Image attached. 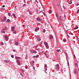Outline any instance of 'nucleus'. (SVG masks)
I'll list each match as a JSON object with an SVG mask.
<instances>
[{"instance_id":"61","label":"nucleus","mask_w":79,"mask_h":79,"mask_svg":"<svg viewBox=\"0 0 79 79\" xmlns=\"http://www.w3.org/2000/svg\"><path fill=\"white\" fill-rule=\"evenodd\" d=\"M34 61H33V63L34 64Z\"/></svg>"},{"instance_id":"6","label":"nucleus","mask_w":79,"mask_h":79,"mask_svg":"<svg viewBox=\"0 0 79 79\" xmlns=\"http://www.w3.org/2000/svg\"><path fill=\"white\" fill-rule=\"evenodd\" d=\"M30 52L33 54L34 53H37V52L35 51H33V50H30Z\"/></svg>"},{"instance_id":"30","label":"nucleus","mask_w":79,"mask_h":79,"mask_svg":"<svg viewBox=\"0 0 79 79\" xmlns=\"http://www.w3.org/2000/svg\"><path fill=\"white\" fill-rule=\"evenodd\" d=\"M8 15H9V16H10V15H11L10 13V12H9V13H8Z\"/></svg>"},{"instance_id":"9","label":"nucleus","mask_w":79,"mask_h":79,"mask_svg":"<svg viewBox=\"0 0 79 79\" xmlns=\"http://www.w3.org/2000/svg\"><path fill=\"white\" fill-rule=\"evenodd\" d=\"M16 62L17 63V64L19 65H20V63L19 62V60H16Z\"/></svg>"},{"instance_id":"8","label":"nucleus","mask_w":79,"mask_h":79,"mask_svg":"<svg viewBox=\"0 0 79 79\" xmlns=\"http://www.w3.org/2000/svg\"><path fill=\"white\" fill-rule=\"evenodd\" d=\"M36 38L38 41H40L41 40V39L39 38V35L37 36Z\"/></svg>"},{"instance_id":"35","label":"nucleus","mask_w":79,"mask_h":79,"mask_svg":"<svg viewBox=\"0 0 79 79\" xmlns=\"http://www.w3.org/2000/svg\"><path fill=\"white\" fill-rule=\"evenodd\" d=\"M1 44L2 45H4V43H3L2 42L1 43Z\"/></svg>"},{"instance_id":"44","label":"nucleus","mask_w":79,"mask_h":79,"mask_svg":"<svg viewBox=\"0 0 79 79\" xmlns=\"http://www.w3.org/2000/svg\"><path fill=\"white\" fill-rule=\"evenodd\" d=\"M13 52H16V51H15V50H13Z\"/></svg>"},{"instance_id":"10","label":"nucleus","mask_w":79,"mask_h":79,"mask_svg":"<svg viewBox=\"0 0 79 79\" xmlns=\"http://www.w3.org/2000/svg\"><path fill=\"white\" fill-rule=\"evenodd\" d=\"M11 29L12 30V31H14L15 30V27H11Z\"/></svg>"},{"instance_id":"41","label":"nucleus","mask_w":79,"mask_h":79,"mask_svg":"<svg viewBox=\"0 0 79 79\" xmlns=\"http://www.w3.org/2000/svg\"><path fill=\"white\" fill-rule=\"evenodd\" d=\"M56 16H57V17H58V15H57V13H56Z\"/></svg>"},{"instance_id":"31","label":"nucleus","mask_w":79,"mask_h":79,"mask_svg":"<svg viewBox=\"0 0 79 79\" xmlns=\"http://www.w3.org/2000/svg\"><path fill=\"white\" fill-rule=\"evenodd\" d=\"M56 51H57V52H58L60 51V49H59V50H57Z\"/></svg>"},{"instance_id":"26","label":"nucleus","mask_w":79,"mask_h":79,"mask_svg":"<svg viewBox=\"0 0 79 79\" xmlns=\"http://www.w3.org/2000/svg\"><path fill=\"white\" fill-rule=\"evenodd\" d=\"M6 17H4V20L5 21L6 20Z\"/></svg>"},{"instance_id":"46","label":"nucleus","mask_w":79,"mask_h":79,"mask_svg":"<svg viewBox=\"0 0 79 79\" xmlns=\"http://www.w3.org/2000/svg\"><path fill=\"white\" fill-rule=\"evenodd\" d=\"M33 69H34V70H35V68L34 67H33Z\"/></svg>"},{"instance_id":"62","label":"nucleus","mask_w":79,"mask_h":79,"mask_svg":"<svg viewBox=\"0 0 79 79\" xmlns=\"http://www.w3.org/2000/svg\"><path fill=\"white\" fill-rule=\"evenodd\" d=\"M22 72H23V70H22Z\"/></svg>"},{"instance_id":"13","label":"nucleus","mask_w":79,"mask_h":79,"mask_svg":"<svg viewBox=\"0 0 79 79\" xmlns=\"http://www.w3.org/2000/svg\"><path fill=\"white\" fill-rule=\"evenodd\" d=\"M50 39H53V36L51 35L50 36Z\"/></svg>"},{"instance_id":"27","label":"nucleus","mask_w":79,"mask_h":79,"mask_svg":"<svg viewBox=\"0 0 79 79\" xmlns=\"http://www.w3.org/2000/svg\"><path fill=\"white\" fill-rule=\"evenodd\" d=\"M26 6V4H24L23 5V7L25 6Z\"/></svg>"},{"instance_id":"56","label":"nucleus","mask_w":79,"mask_h":79,"mask_svg":"<svg viewBox=\"0 0 79 79\" xmlns=\"http://www.w3.org/2000/svg\"><path fill=\"white\" fill-rule=\"evenodd\" d=\"M64 8L65 9V7H64Z\"/></svg>"},{"instance_id":"51","label":"nucleus","mask_w":79,"mask_h":79,"mask_svg":"<svg viewBox=\"0 0 79 79\" xmlns=\"http://www.w3.org/2000/svg\"><path fill=\"white\" fill-rule=\"evenodd\" d=\"M37 24L38 25H40V23H37Z\"/></svg>"},{"instance_id":"2","label":"nucleus","mask_w":79,"mask_h":79,"mask_svg":"<svg viewBox=\"0 0 79 79\" xmlns=\"http://www.w3.org/2000/svg\"><path fill=\"white\" fill-rule=\"evenodd\" d=\"M36 11H37V12H36V14H38L39 13H40L41 12H43V10H41L39 12V11H40V10L38 8H37L36 9Z\"/></svg>"},{"instance_id":"60","label":"nucleus","mask_w":79,"mask_h":79,"mask_svg":"<svg viewBox=\"0 0 79 79\" xmlns=\"http://www.w3.org/2000/svg\"><path fill=\"white\" fill-rule=\"evenodd\" d=\"M68 4H71V3H69Z\"/></svg>"},{"instance_id":"28","label":"nucleus","mask_w":79,"mask_h":79,"mask_svg":"<svg viewBox=\"0 0 79 79\" xmlns=\"http://www.w3.org/2000/svg\"><path fill=\"white\" fill-rule=\"evenodd\" d=\"M35 1L37 3H38V2H39V1H38L37 0H36Z\"/></svg>"},{"instance_id":"58","label":"nucleus","mask_w":79,"mask_h":79,"mask_svg":"<svg viewBox=\"0 0 79 79\" xmlns=\"http://www.w3.org/2000/svg\"><path fill=\"white\" fill-rule=\"evenodd\" d=\"M23 27H24L25 26H24V25H23Z\"/></svg>"},{"instance_id":"15","label":"nucleus","mask_w":79,"mask_h":79,"mask_svg":"<svg viewBox=\"0 0 79 79\" xmlns=\"http://www.w3.org/2000/svg\"><path fill=\"white\" fill-rule=\"evenodd\" d=\"M15 45L16 46H18L19 45V43L18 42H15Z\"/></svg>"},{"instance_id":"38","label":"nucleus","mask_w":79,"mask_h":79,"mask_svg":"<svg viewBox=\"0 0 79 79\" xmlns=\"http://www.w3.org/2000/svg\"><path fill=\"white\" fill-rule=\"evenodd\" d=\"M69 34H71L72 35H73V34L72 33H69Z\"/></svg>"},{"instance_id":"57","label":"nucleus","mask_w":79,"mask_h":79,"mask_svg":"<svg viewBox=\"0 0 79 79\" xmlns=\"http://www.w3.org/2000/svg\"><path fill=\"white\" fill-rule=\"evenodd\" d=\"M74 57H75V58H76V56H75V55H74Z\"/></svg>"},{"instance_id":"11","label":"nucleus","mask_w":79,"mask_h":79,"mask_svg":"<svg viewBox=\"0 0 79 79\" xmlns=\"http://www.w3.org/2000/svg\"><path fill=\"white\" fill-rule=\"evenodd\" d=\"M77 63H78V61L77 60H76V62H75V66L77 67L78 66V64H77Z\"/></svg>"},{"instance_id":"37","label":"nucleus","mask_w":79,"mask_h":79,"mask_svg":"<svg viewBox=\"0 0 79 79\" xmlns=\"http://www.w3.org/2000/svg\"><path fill=\"white\" fill-rule=\"evenodd\" d=\"M14 55H11V57H12V58H14Z\"/></svg>"},{"instance_id":"53","label":"nucleus","mask_w":79,"mask_h":79,"mask_svg":"<svg viewBox=\"0 0 79 79\" xmlns=\"http://www.w3.org/2000/svg\"><path fill=\"white\" fill-rule=\"evenodd\" d=\"M79 5V4H76V6H78Z\"/></svg>"},{"instance_id":"52","label":"nucleus","mask_w":79,"mask_h":79,"mask_svg":"<svg viewBox=\"0 0 79 79\" xmlns=\"http://www.w3.org/2000/svg\"><path fill=\"white\" fill-rule=\"evenodd\" d=\"M35 56H33V58H35Z\"/></svg>"},{"instance_id":"63","label":"nucleus","mask_w":79,"mask_h":79,"mask_svg":"<svg viewBox=\"0 0 79 79\" xmlns=\"http://www.w3.org/2000/svg\"><path fill=\"white\" fill-rule=\"evenodd\" d=\"M53 61H55V60H53Z\"/></svg>"},{"instance_id":"32","label":"nucleus","mask_w":79,"mask_h":79,"mask_svg":"<svg viewBox=\"0 0 79 79\" xmlns=\"http://www.w3.org/2000/svg\"><path fill=\"white\" fill-rule=\"evenodd\" d=\"M39 55H36V58H38V57H39Z\"/></svg>"},{"instance_id":"55","label":"nucleus","mask_w":79,"mask_h":79,"mask_svg":"<svg viewBox=\"0 0 79 79\" xmlns=\"http://www.w3.org/2000/svg\"><path fill=\"white\" fill-rule=\"evenodd\" d=\"M27 32H28V29H27Z\"/></svg>"},{"instance_id":"45","label":"nucleus","mask_w":79,"mask_h":79,"mask_svg":"<svg viewBox=\"0 0 79 79\" xmlns=\"http://www.w3.org/2000/svg\"><path fill=\"white\" fill-rule=\"evenodd\" d=\"M20 75H21L22 76H23V74H21Z\"/></svg>"},{"instance_id":"54","label":"nucleus","mask_w":79,"mask_h":79,"mask_svg":"<svg viewBox=\"0 0 79 79\" xmlns=\"http://www.w3.org/2000/svg\"><path fill=\"white\" fill-rule=\"evenodd\" d=\"M65 18L66 17V15H64V17Z\"/></svg>"},{"instance_id":"34","label":"nucleus","mask_w":79,"mask_h":79,"mask_svg":"<svg viewBox=\"0 0 79 79\" xmlns=\"http://www.w3.org/2000/svg\"><path fill=\"white\" fill-rule=\"evenodd\" d=\"M77 13H79V9H78L77 12Z\"/></svg>"},{"instance_id":"33","label":"nucleus","mask_w":79,"mask_h":79,"mask_svg":"<svg viewBox=\"0 0 79 79\" xmlns=\"http://www.w3.org/2000/svg\"><path fill=\"white\" fill-rule=\"evenodd\" d=\"M63 41L64 42H66V40H63Z\"/></svg>"},{"instance_id":"36","label":"nucleus","mask_w":79,"mask_h":79,"mask_svg":"<svg viewBox=\"0 0 79 79\" xmlns=\"http://www.w3.org/2000/svg\"><path fill=\"white\" fill-rule=\"evenodd\" d=\"M44 67L45 68H46L47 67V64H45V66H44Z\"/></svg>"},{"instance_id":"7","label":"nucleus","mask_w":79,"mask_h":79,"mask_svg":"<svg viewBox=\"0 0 79 79\" xmlns=\"http://www.w3.org/2000/svg\"><path fill=\"white\" fill-rule=\"evenodd\" d=\"M37 20L39 22H41L42 20L39 17H38L37 18Z\"/></svg>"},{"instance_id":"24","label":"nucleus","mask_w":79,"mask_h":79,"mask_svg":"<svg viewBox=\"0 0 79 79\" xmlns=\"http://www.w3.org/2000/svg\"><path fill=\"white\" fill-rule=\"evenodd\" d=\"M39 30V29H36L35 30V31L37 32Z\"/></svg>"},{"instance_id":"39","label":"nucleus","mask_w":79,"mask_h":79,"mask_svg":"<svg viewBox=\"0 0 79 79\" xmlns=\"http://www.w3.org/2000/svg\"><path fill=\"white\" fill-rule=\"evenodd\" d=\"M69 34H71L72 35H73V34L72 33H69Z\"/></svg>"},{"instance_id":"64","label":"nucleus","mask_w":79,"mask_h":79,"mask_svg":"<svg viewBox=\"0 0 79 79\" xmlns=\"http://www.w3.org/2000/svg\"><path fill=\"white\" fill-rule=\"evenodd\" d=\"M78 32L79 33V31H78Z\"/></svg>"},{"instance_id":"20","label":"nucleus","mask_w":79,"mask_h":79,"mask_svg":"<svg viewBox=\"0 0 79 79\" xmlns=\"http://www.w3.org/2000/svg\"><path fill=\"white\" fill-rule=\"evenodd\" d=\"M29 11V13L30 15H32V13H31V11H30V10H28Z\"/></svg>"},{"instance_id":"3","label":"nucleus","mask_w":79,"mask_h":79,"mask_svg":"<svg viewBox=\"0 0 79 79\" xmlns=\"http://www.w3.org/2000/svg\"><path fill=\"white\" fill-rule=\"evenodd\" d=\"M6 29H7V28H6V27H5V28L3 29H2V30L1 31V32L2 33H5V30H6Z\"/></svg>"},{"instance_id":"5","label":"nucleus","mask_w":79,"mask_h":79,"mask_svg":"<svg viewBox=\"0 0 79 79\" xmlns=\"http://www.w3.org/2000/svg\"><path fill=\"white\" fill-rule=\"evenodd\" d=\"M5 40L6 41H8V37L6 35H5Z\"/></svg>"},{"instance_id":"22","label":"nucleus","mask_w":79,"mask_h":79,"mask_svg":"<svg viewBox=\"0 0 79 79\" xmlns=\"http://www.w3.org/2000/svg\"><path fill=\"white\" fill-rule=\"evenodd\" d=\"M49 14H51L52 13V11L51 10H49Z\"/></svg>"},{"instance_id":"17","label":"nucleus","mask_w":79,"mask_h":79,"mask_svg":"<svg viewBox=\"0 0 79 79\" xmlns=\"http://www.w3.org/2000/svg\"><path fill=\"white\" fill-rule=\"evenodd\" d=\"M6 22H7L8 23H10V19H8L7 20V21H6Z\"/></svg>"},{"instance_id":"12","label":"nucleus","mask_w":79,"mask_h":79,"mask_svg":"<svg viewBox=\"0 0 79 79\" xmlns=\"http://www.w3.org/2000/svg\"><path fill=\"white\" fill-rule=\"evenodd\" d=\"M4 61L6 63H8V62H10V60H4Z\"/></svg>"},{"instance_id":"19","label":"nucleus","mask_w":79,"mask_h":79,"mask_svg":"<svg viewBox=\"0 0 79 79\" xmlns=\"http://www.w3.org/2000/svg\"><path fill=\"white\" fill-rule=\"evenodd\" d=\"M1 21L3 23V22H4L5 21L4 20V19H3L1 20Z\"/></svg>"},{"instance_id":"18","label":"nucleus","mask_w":79,"mask_h":79,"mask_svg":"<svg viewBox=\"0 0 79 79\" xmlns=\"http://www.w3.org/2000/svg\"><path fill=\"white\" fill-rule=\"evenodd\" d=\"M78 26H77V27H75V28H74V29L75 30L76 29H77L78 28Z\"/></svg>"},{"instance_id":"50","label":"nucleus","mask_w":79,"mask_h":79,"mask_svg":"<svg viewBox=\"0 0 79 79\" xmlns=\"http://www.w3.org/2000/svg\"><path fill=\"white\" fill-rule=\"evenodd\" d=\"M38 47V45H36V46H35V48H37Z\"/></svg>"},{"instance_id":"14","label":"nucleus","mask_w":79,"mask_h":79,"mask_svg":"<svg viewBox=\"0 0 79 79\" xmlns=\"http://www.w3.org/2000/svg\"><path fill=\"white\" fill-rule=\"evenodd\" d=\"M15 58H16V59H20L21 58L20 57H17V56H15Z\"/></svg>"},{"instance_id":"40","label":"nucleus","mask_w":79,"mask_h":79,"mask_svg":"<svg viewBox=\"0 0 79 79\" xmlns=\"http://www.w3.org/2000/svg\"><path fill=\"white\" fill-rule=\"evenodd\" d=\"M68 66H69V61H68Z\"/></svg>"},{"instance_id":"4","label":"nucleus","mask_w":79,"mask_h":79,"mask_svg":"<svg viewBox=\"0 0 79 79\" xmlns=\"http://www.w3.org/2000/svg\"><path fill=\"white\" fill-rule=\"evenodd\" d=\"M55 69H59V70L60 69V67L59 66V64H56L55 66Z\"/></svg>"},{"instance_id":"47","label":"nucleus","mask_w":79,"mask_h":79,"mask_svg":"<svg viewBox=\"0 0 79 79\" xmlns=\"http://www.w3.org/2000/svg\"><path fill=\"white\" fill-rule=\"evenodd\" d=\"M27 66H26L25 67V68L26 69H27Z\"/></svg>"},{"instance_id":"42","label":"nucleus","mask_w":79,"mask_h":79,"mask_svg":"<svg viewBox=\"0 0 79 79\" xmlns=\"http://www.w3.org/2000/svg\"><path fill=\"white\" fill-rule=\"evenodd\" d=\"M23 1H24V2L25 3H26L25 0H23Z\"/></svg>"},{"instance_id":"29","label":"nucleus","mask_w":79,"mask_h":79,"mask_svg":"<svg viewBox=\"0 0 79 79\" xmlns=\"http://www.w3.org/2000/svg\"><path fill=\"white\" fill-rule=\"evenodd\" d=\"M46 31H45V29H44L43 30V32H44V33H45V32Z\"/></svg>"},{"instance_id":"21","label":"nucleus","mask_w":79,"mask_h":79,"mask_svg":"<svg viewBox=\"0 0 79 79\" xmlns=\"http://www.w3.org/2000/svg\"><path fill=\"white\" fill-rule=\"evenodd\" d=\"M13 16H14V17L15 18H16L15 14H13Z\"/></svg>"},{"instance_id":"1","label":"nucleus","mask_w":79,"mask_h":79,"mask_svg":"<svg viewBox=\"0 0 79 79\" xmlns=\"http://www.w3.org/2000/svg\"><path fill=\"white\" fill-rule=\"evenodd\" d=\"M44 44H45L46 48L48 49L49 48L48 44L46 42H44Z\"/></svg>"},{"instance_id":"23","label":"nucleus","mask_w":79,"mask_h":79,"mask_svg":"<svg viewBox=\"0 0 79 79\" xmlns=\"http://www.w3.org/2000/svg\"><path fill=\"white\" fill-rule=\"evenodd\" d=\"M13 31V33H15V34L16 33V31L14 30V31Z\"/></svg>"},{"instance_id":"16","label":"nucleus","mask_w":79,"mask_h":79,"mask_svg":"<svg viewBox=\"0 0 79 79\" xmlns=\"http://www.w3.org/2000/svg\"><path fill=\"white\" fill-rule=\"evenodd\" d=\"M77 69H74V72L75 73H77Z\"/></svg>"},{"instance_id":"43","label":"nucleus","mask_w":79,"mask_h":79,"mask_svg":"<svg viewBox=\"0 0 79 79\" xmlns=\"http://www.w3.org/2000/svg\"><path fill=\"white\" fill-rule=\"evenodd\" d=\"M60 20H62L61 18V16H60Z\"/></svg>"},{"instance_id":"59","label":"nucleus","mask_w":79,"mask_h":79,"mask_svg":"<svg viewBox=\"0 0 79 79\" xmlns=\"http://www.w3.org/2000/svg\"><path fill=\"white\" fill-rule=\"evenodd\" d=\"M43 14H44V15H45V14L44 13V12H43Z\"/></svg>"},{"instance_id":"25","label":"nucleus","mask_w":79,"mask_h":79,"mask_svg":"<svg viewBox=\"0 0 79 79\" xmlns=\"http://www.w3.org/2000/svg\"><path fill=\"white\" fill-rule=\"evenodd\" d=\"M73 0H70V4H72L73 3L72 2V1Z\"/></svg>"},{"instance_id":"49","label":"nucleus","mask_w":79,"mask_h":79,"mask_svg":"<svg viewBox=\"0 0 79 79\" xmlns=\"http://www.w3.org/2000/svg\"><path fill=\"white\" fill-rule=\"evenodd\" d=\"M67 35H68V37H69V38H70L69 36L68 35V34H67Z\"/></svg>"},{"instance_id":"48","label":"nucleus","mask_w":79,"mask_h":79,"mask_svg":"<svg viewBox=\"0 0 79 79\" xmlns=\"http://www.w3.org/2000/svg\"><path fill=\"white\" fill-rule=\"evenodd\" d=\"M5 6L3 5L2 6V7H4Z\"/></svg>"}]
</instances>
